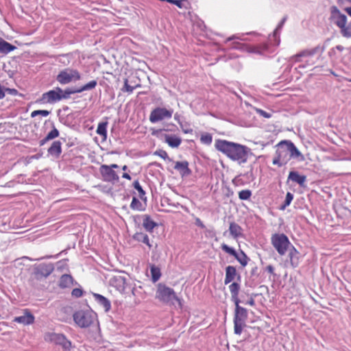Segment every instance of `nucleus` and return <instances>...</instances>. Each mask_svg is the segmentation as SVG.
I'll return each mask as SVG.
<instances>
[{
  "mask_svg": "<svg viewBox=\"0 0 351 351\" xmlns=\"http://www.w3.org/2000/svg\"><path fill=\"white\" fill-rule=\"evenodd\" d=\"M215 148L230 160L237 161L239 164L245 163L247 161L248 152L250 151L245 145L220 139L216 141Z\"/></svg>",
  "mask_w": 351,
  "mask_h": 351,
  "instance_id": "1",
  "label": "nucleus"
},
{
  "mask_svg": "<svg viewBox=\"0 0 351 351\" xmlns=\"http://www.w3.org/2000/svg\"><path fill=\"white\" fill-rule=\"evenodd\" d=\"M276 147V156L272 161L274 165L282 167L287 165L292 158L301 157V160L304 159L301 152L291 141H282Z\"/></svg>",
  "mask_w": 351,
  "mask_h": 351,
  "instance_id": "2",
  "label": "nucleus"
},
{
  "mask_svg": "<svg viewBox=\"0 0 351 351\" xmlns=\"http://www.w3.org/2000/svg\"><path fill=\"white\" fill-rule=\"evenodd\" d=\"M155 298L165 304H173L176 301L180 306H182V300L175 291L162 283L157 285Z\"/></svg>",
  "mask_w": 351,
  "mask_h": 351,
  "instance_id": "3",
  "label": "nucleus"
},
{
  "mask_svg": "<svg viewBox=\"0 0 351 351\" xmlns=\"http://www.w3.org/2000/svg\"><path fill=\"white\" fill-rule=\"evenodd\" d=\"M72 94L71 88H66L64 91L60 87H56L42 95L40 102L43 104H54L62 99H67Z\"/></svg>",
  "mask_w": 351,
  "mask_h": 351,
  "instance_id": "4",
  "label": "nucleus"
},
{
  "mask_svg": "<svg viewBox=\"0 0 351 351\" xmlns=\"http://www.w3.org/2000/svg\"><path fill=\"white\" fill-rule=\"evenodd\" d=\"M96 317V314L89 310L77 311L73 315L75 324L82 328L90 327L95 321Z\"/></svg>",
  "mask_w": 351,
  "mask_h": 351,
  "instance_id": "5",
  "label": "nucleus"
},
{
  "mask_svg": "<svg viewBox=\"0 0 351 351\" xmlns=\"http://www.w3.org/2000/svg\"><path fill=\"white\" fill-rule=\"evenodd\" d=\"M235 311L234 315V332L240 335L245 326V320L247 317V310L239 306V303H234Z\"/></svg>",
  "mask_w": 351,
  "mask_h": 351,
  "instance_id": "6",
  "label": "nucleus"
},
{
  "mask_svg": "<svg viewBox=\"0 0 351 351\" xmlns=\"http://www.w3.org/2000/svg\"><path fill=\"white\" fill-rule=\"evenodd\" d=\"M271 242L274 247L280 256H283L287 252L291 243L288 237L283 233L274 234L271 237Z\"/></svg>",
  "mask_w": 351,
  "mask_h": 351,
  "instance_id": "7",
  "label": "nucleus"
},
{
  "mask_svg": "<svg viewBox=\"0 0 351 351\" xmlns=\"http://www.w3.org/2000/svg\"><path fill=\"white\" fill-rule=\"evenodd\" d=\"M45 340L61 346L63 351H71L73 348L71 341L61 333H49L46 335Z\"/></svg>",
  "mask_w": 351,
  "mask_h": 351,
  "instance_id": "8",
  "label": "nucleus"
},
{
  "mask_svg": "<svg viewBox=\"0 0 351 351\" xmlns=\"http://www.w3.org/2000/svg\"><path fill=\"white\" fill-rule=\"evenodd\" d=\"M119 168L117 164H112L110 165H102L99 167V171L104 181L107 182L114 183L118 182L119 177L114 169Z\"/></svg>",
  "mask_w": 351,
  "mask_h": 351,
  "instance_id": "9",
  "label": "nucleus"
},
{
  "mask_svg": "<svg viewBox=\"0 0 351 351\" xmlns=\"http://www.w3.org/2000/svg\"><path fill=\"white\" fill-rule=\"evenodd\" d=\"M81 78L80 73L75 69H66L59 73L57 80L61 84H66L72 81H77Z\"/></svg>",
  "mask_w": 351,
  "mask_h": 351,
  "instance_id": "10",
  "label": "nucleus"
},
{
  "mask_svg": "<svg viewBox=\"0 0 351 351\" xmlns=\"http://www.w3.org/2000/svg\"><path fill=\"white\" fill-rule=\"evenodd\" d=\"M172 114L173 110L158 107L151 112L149 119L151 123H155L165 119H170Z\"/></svg>",
  "mask_w": 351,
  "mask_h": 351,
  "instance_id": "11",
  "label": "nucleus"
},
{
  "mask_svg": "<svg viewBox=\"0 0 351 351\" xmlns=\"http://www.w3.org/2000/svg\"><path fill=\"white\" fill-rule=\"evenodd\" d=\"M54 267L52 263H42L34 267V274L36 278L48 277L53 271Z\"/></svg>",
  "mask_w": 351,
  "mask_h": 351,
  "instance_id": "12",
  "label": "nucleus"
},
{
  "mask_svg": "<svg viewBox=\"0 0 351 351\" xmlns=\"http://www.w3.org/2000/svg\"><path fill=\"white\" fill-rule=\"evenodd\" d=\"M221 247L225 252L233 256L242 266L247 265V257L243 251H241L240 254H238L234 248L228 246L225 243L221 244Z\"/></svg>",
  "mask_w": 351,
  "mask_h": 351,
  "instance_id": "13",
  "label": "nucleus"
},
{
  "mask_svg": "<svg viewBox=\"0 0 351 351\" xmlns=\"http://www.w3.org/2000/svg\"><path fill=\"white\" fill-rule=\"evenodd\" d=\"M110 283L112 287L122 293H125L128 289H130L126 278L121 276H114L110 280Z\"/></svg>",
  "mask_w": 351,
  "mask_h": 351,
  "instance_id": "14",
  "label": "nucleus"
},
{
  "mask_svg": "<svg viewBox=\"0 0 351 351\" xmlns=\"http://www.w3.org/2000/svg\"><path fill=\"white\" fill-rule=\"evenodd\" d=\"M34 320L35 317L34 315L28 309H25L23 315L15 317L13 321L26 326L32 324Z\"/></svg>",
  "mask_w": 351,
  "mask_h": 351,
  "instance_id": "15",
  "label": "nucleus"
},
{
  "mask_svg": "<svg viewBox=\"0 0 351 351\" xmlns=\"http://www.w3.org/2000/svg\"><path fill=\"white\" fill-rule=\"evenodd\" d=\"M174 169L180 173L182 178L191 174V171L189 167V162L186 160L176 162Z\"/></svg>",
  "mask_w": 351,
  "mask_h": 351,
  "instance_id": "16",
  "label": "nucleus"
},
{
  "mask_svg": "<svg viewBox=\"0 0 351 351\" xmlns=\"http://www.w3.org/2000/svg\"><path fill=\"white\" fill-rule=\"evenodd\" d=\"M164 137L165 142L172 148L178 147L182 143L181 138L176 135L165 134Z\"/></svg>",
  "mask_w": 351,
  "mask_h": 351,
  "instance_id": "17",
  "label": "nucleus"
},
{
  "mask_svg": "<svg viewBox=\"0 0 351 351\" xmlns=\"http://www.w3.org/2000/svg\"><path fill=\"white\" fill-rule=\"evenodd\" d=\"M330 19L332 22H346L347 16L335 6L331 8Z\"/></svg>",
  "mask_w": 351,
  "mask_h": 351,
  "instance_id": "18",
  "label": "nucleus"
},
{
  "mask_svg": "<svg viewBox=\"0 0 351 351\" xmlns=\"http://www.w3.org/2000/svg\"><path fill=\"white\" fill-rule=\"evenodd\" d=\"M288 180L298 184L301 186H303L306 180V177L304 175L299 174V173L297 171H290L288 176Z\"/></svg>",
  "mask_w": 351,
  "mask_h": 351,
  "instance_id": "19",
  "label": "nucleus"
},
{
  "mask_svg": "<svg viewBox=\"0 0 351 351\" xmlns=\"http://www.w3.org/2000/svg\"><path fill=\"white\" fill-rule=\"evenodd\" d=\"M49 155L58 158L62 153V143L59 141H53L50 147L48 149Z\"/></svg>",
  "mask_w": 351,
  "mask_h": 351,
  "instance_id": "20",
  "label": "nucleus"
},
{
  "mask_svg": "<svg viewBox=\"0 0 351 351\" xmlns=\"http://www.w3.org/2000/svg\"><path fill=\"white\" fill-rule=\"evenodd\" d=\"M229 231L231 236L235 239L243 236L241 227L234 221L230 223Z\"/></svg>",
  "mask_w": 351,
  "mask_h": 351,
  "instance_id": "21",
  "label": "nucleus"
},
{
  "mask_svg": "<svg viewBox=\"0 0 351 351\" xmlns=\"http://www.w3.org/2000/svg\"><path fill=\"white\" fill-rule=\"evenodd\" d=\"M93 297L97 303L104 308L106 312H108L110 309V302L106 298L99 293H93Z\"/></svg>",
  "mask_w": 351,
  "mask_h": 351,
  "instance_id": "22",
  "label": "nucleus"
},
{
  "mask_svg": "<svg viewBox=\"0 0 351 351\" xmlns=\"http://www.w3.org/2000/svg\"><path fill=\"white\" fill-rule=\"evenodd\" d=\"M229 290L231 293L232 300L234 303H240V300L239 298V293L240 290V285L237 282H232L229 286Z\"/></svg>",
  "mask_w": 351,
  "mask_h": 351,
  "instance_id": "23",
  "label": "nucleus"
},
{
  "mask_svg": "<svg viewBox=\"0 0 351 351\" xmlns=\"http://www.w3.org/2000/svg\"><path fill=\"white\" fill-rule=\"evenodd\" d=\"M237 275L236 268L233 266H228L226 268V277L224 280L225 285H228L233 281Z\"/></svg>",
  "mask_w": 351,
  "mask_h": 351,
  "instance_id": "24",
  "label": "nucleus"
},
{
  "mask_svg": "<svg viewBox=\"0 0 351 351\" xmlns=\"http://www.w3.org/2000/svg\"><path fill=\"white\" fill-rule=\"evenodd\" d=\"M73 278L71 275L64 274L59 280V287L62 289L69 288L73 285Z\"/></svg>",
  "mask_w": 351,
  "mask_h": 351,
  "instance_id": "25",
  "label": "nucleus"
},
{
  "mask_svg": "<svg viewBox=\"0 0 351 351\" xmlns=\"http://www.w3.org/2000/svg\"><path fill=\"white\" fill-rule=\"evenodd\" d=\"M299 252L298 250L291 245L289 251V257L290 259L291 265L293 267H296L299 264Z\"/></svg>",
  "mask_w": 351,
  "mask_h": 351,
  "instance_id": "26",
  "label": "nucleus"
},
{
  "mask_svg": "<svg viewBox=\"0 0 351 351\" xmlns=\"http://www.w3.org/2000/svg\"><path fill=\"white\" fill-rule=\"evenodd\" d=\"M97 82L96 80H91L79 88L71 89L72 94L80 93L85 90H92L96 87Z\"/></svg>",
  "mask_w": 351,
  "mask_h": 351,
  "instance_id": "27",
  "label": "nucleus"
},
{
  "mask_svg": "<svg viewBox=\"0 0 351 351\" xmlns=\"http://www.w3.org/2000/svg\"><path fill=\"white\" fill-rule=\"evenodd\" d=\"M157 226L149 215H145L143 221V228L149 232H152L154 228Z\"/></svg>",
  "mask_w": 351,
  "mask_h": 351,
  "instance_id": "28",
  "label": "nucleus"
},
{
  "mask_svg": "<svg viewBox=\"0 0 351 351\" xmlns=\"http://www.w3.org/2000/svg\"><path fill=\"white\" fill-rule=\"evenodd\" d=\"M108 124V123L107 121L99 122L96 130L97 134L102 136L104 140H106L107 138Z\"/></svg>",
  "mask_w": 351,
  "mask_h": 351,
  "instance_id": "29",
  "label": "nucleus"
},
{
  "mask_svg": "<svg viewBox=\"0 0 351 351\" xmlns=\"http://www.w3.org/2000/svg\"><path fill=\"white\" fill-rule=\"evenodd\" d=\"M16 49V47L3 40H0V53L7 54Z\"/></svg>",
  "mask_w": 351,
  "mask_h": 351,
  "instance_id": "30",
  "label": "nucleus"
},
{
  "mask_svg": "<svg viewBox=\"0 0 351 351\" xmlns=\"http://www.w3.org/2000/svg\"><path fill=\"white\" fill-rule=\"evenodd\" d=\"M344 37H351V23H337Z\"/></svg>",
  "mask_w": 351,
  "mask_h": 351,
  "instance_id": "31",
  "label": "nucleus"
},
{
  "mask_svg": "<svg viewBox=\"0 0 351 351\" xmlns=\"http://www.w3.org/2000/svg\"><path fill=\"white\" fill-rule=\"evenodd\" d=\"M150 272L152 282H157L161 276L160 269L154 265H150Z\"/></svg>",
  "mask_w": 351,
  "mask_h": 351,
  "instance_id": "32",
  "label": "nucleus"
},
{
  "mask_svg": "<svg viewBox=\"0 0 351 351\" xmlns=\"http://www.w3.org/2000/svg\"><path fill=\"white\" fill-rule=\"evenodd\" d=\"M145 203L143 204L137 197H133L130 208L134 210L143 211L145 208Z\"/></svg>",
  "mask_w": 351,
  "mask_h": 351,
  "instance_id": "33",
  "label": "nucleus"
},
{
  "mask_svg": "<svg viewBox=\"0 0 351 351\" xmlns=\"http://www.w3.org/2000/svg\"><path fill=\"white\" fill-rule=\"evenodd\" d=\"M134 239L138 241H141L146 244L149 247V248H152V245L149 243V239L147 234L143 232H136L134 235Z\"/></svg>",
  "mask_w": 351,
  "mask_h": 351,
  "instance_id": "34",
  "label": "nucleus"
},
{
  "mask_svg": "<svg viewBox=\"0 0 351 351\" xmlns=\"http://www.w3.org/2000/svg\"><path fill=\"white\" fill-rule=\"evenodd\" d=\"M282 29V23L278 25V26L276 28V29L274 31V33L271 36L269 37V40L271 42L274 41V44L275 45H279L280 44V38H279V32Z\"/></svg>",
  "mask_w": 351,
  "mask_h": 351,
  "instance_id": "35",
  "label": "nucleus"
},
{
  "mask_svg": "<svg viewBox=\"0 0 351 351\" xmlns=\"http://www.w3.org/2000/svg\"><path fill=\"white\" fill-rule=\"evenodd\" d=\"M133 186L135 189H136L139 193V197L143 200L145 202L147 201V197L145 196V192L143 189L142 186H141L138 180H136L133 183Z\"/></svg>",
  "mask_w": 351,
  "mask_h": 351,
  "instance_id": "36",
  "label": "nucleus"
},
{
  "mask_svg": "<svg viewBox=\"0 0 351 351\" xmlns=\"http://www.w3.org/2000/svg\"><path fill=\"white\" fill-rule=\"evenodd\" d=\"M200 141L204 145H210L213 141V136L210 133L205 132L201 135Z\"/></svg>",
  "mask_w": 351,
  "mask_h": 351,
  "instance_id": "37",
  "label": "nucleus"
},
{
  "mask_svg": "<svg viewBox=\"0 0 351 351\" xmlns=\"http://www.w3.org/2000/svg\"><path fill=\"white\" fill-rule=\"evenodd\" d=\"M140 86L139 84H137L136 86H132L128 84V80L127 78L124 79V86L122 88L121 90L123 92H127L128 93H132L134 90L136 88Z\"/></svg>",
  "mask_w": 351,
  "mask_h": 351,
  "instance_id": "38",
  "label": "nucleus"
},
{
  "mask_svg": "<svg viewBox=\"0 0 351 351\" xmlns=\"http://www.w3.org/2000/svg\"><path fill=\"white\" fill-rule=\"evenodd\" d=\"M252 196V191L248 189L242 190L239 193V197L241 200H247Z\"/></svg>",
  "mask_w": 351,
  "mask_h": 351,
  "instance_id": "39",
  "label": "nucleus"
},
{
  "mask_svg": "<svg viewBox=\"0 0 351 351\" xmlns=\"http://www.w3.org/2000/svg\"><path fill=\"white\" fill-rule=\"evenodd\" d=\"M293 199V195L291 193L287 192L283 205L281 206V209L284 210L287 206H289Z\"/></svg>",
  "mask_w": 351,
  "mask_h": 351,
  "instance_id": "40",
  "label": "nucleus"
},
{
  "mask_svg": "<svg viewBox=\"0 0 351 351\" xmlns=\"http://www.w3.org/2000/svg\"><path fill=\"white\" fill-rule=\"evenodd\" d=\"M49 114H50V112L48 110H34L33 112H32L31 117L32 118H34L38 115H41L43 117H47Z\"/></svg>",
  "mask_w": 351,
  "mask_h": 351,
  "instance_id": "41",
  "label": "nucleus"
},
{
  "mask_svg": "<svg viewBox=\"0 0 351 351\" xmlns=\"http://www.w3.org/2000/svg\"><path fill=\"white\" fill-rule=\"evenodd\" d=\"M59 136V131L53 128L46 136V140H51Z\"/></svg>",
  "mask_w": 351,
  "mask_h": 351,
  "instance_id": "42",
  "label": "nucleus"
},
{
  "mask_svg": "<svg viewBox=\"0 0 351 351\" xmlns=\"http://www.w3.org/2000/svg\"><path fill=\"white\" fill-rule=\"evenodd\" d=\"M84 291L80 288H75L71 291V295L73 298H79L83 295Z\"/></svg>",
  "mask_w": 351,
  "mask_h": 351,
  "instance_id": "43",
  "label": "nucleus"
},
{
  "mask_svg": "<svg viewBox=\"0 0 351 351\" xmlns=\"http://www.w3.org/2000/svg\"><path fill=\"white\" fill-rule=\"evenodd\" d=\"M154 154L156 156H158L159 157H160L161 158H162L164 160L167 159V160H170V158H169L167 152L163 149H159L158 151H156Z\"/></svg>",
  "mask_w": 351,
  "mask_h": 351,
  "instance_id": "44",
  "label": "nucleus"
},
{
  "mask_svg": "<svg viewBox=\"0 0 351 351\" xmlns=\"http://www.w3.org/2000/svg\"><path fill=\"white\" fill-rule=\"evenodd\" d=\"M5 93H7L11 95H17L18 90L15 88H4Z\"/></svg>",
  "mask_w": 351,
  "mask_h": 351,
  "instance_id": "45",
  "label": "nucleus"
},
{
  "mask_svg": "<svg viewBox=\"0 0 351 351\" xmlns=\"http://www.w3.org/2000/svg\"><path fill=\"white\" fill-rule=\"evenodd\" d=\"M313 52H310V51H304L300 54H298L296 56V58H297V61H299L298 60V58H300V57H302V56H309V57H311L313 56Z\"/></svg>",
  "mask_w": 351,
  "mask_h": 351,
  "instance_id": "46",
  "label": "nucleus"
},
{
  "mask_svg": "<svg viewBox=\"0 0 351 351\" xmlns=\"http://www.w3.org/2000/svg\"><path fill=\"white\" fill-rule=\"evenodd\" d=\"M335 49H337L339 51H343L344 50V47L341 45H337L335 48H332L330 51L329 52V54L331 56L332 54L335 53Z\"/></svg>",
  "mask_w": 351,
  "mask_h": 351,
  "instance_id": "47",
  "label": "nucleus"
},
{
  "mask_svg": "<svg viewBox=\"0 0 351 351\" xmlns=\"http://www.w3.org/2000/svg\"><path fill=\"white\" fill-rule=\"evenodd\" d=\"M169 2L176 4L179 8L182 7V1L181 0H167Z\"/></svg>",
  "mask_w": 351,
  "mask_h": 351,
  "instance_id": "48",
  "label": "nucleus"
},
{
  "mask_svg": "<svg viewBox=\"0 0 351 351\" xmlns=\"http://www.w3.org/2000/svg\"><path fill=\"white\" fill-rule=\"evenodd\" d=\"M195 223H196L197 226H198L199 227H200L202 228H205V226L204 225L202 221L199 218L196 219Z\"/></svg>",
  "mask_w": 351,
  "mask_h": 351,
  "instance_id": "49",
  "label": "nucleus"
},
{
  "mask_svg": "<svg viewBox=\"0 0 351 351\" xmlns=\"http://www.w3.org/2000/svg\"><path fill=\"white\" fill-rule=\"evenodd\" d=\"M5 97L4 87L0 84V99H2Z\"/></svg>",
  "mask_w": 351,
  "mask_h": 351,
  "instance_id": "50",
  "label": "nucleus"
},
{
  "mask_svg": "<svg viewBox=\"0 0 351 351\" xmlns=\"http://www.w3.org/2000/svg\"><path fill=\"white\" fill-rule=\"evenodd\" d=\"M245 304H248L252 306H254L255 305L254 299L253 298H250V299L245 302Z\"/></svg>",
  "mask_w": 351,
  "mask_h": 351,
  "instance_id": "51",
  "label": "nucleus"
},
{
  "mask_svg": "<svg viewBox=\"0 0 351 351\" xmlns=\"http://www.w3.org/2000/svg\"><path fill=\"white\" fill-rule=\"evenodd\" d=\"M266 270H267L269 273H270V274H274V267H273L272 265H268V266H267V267H266Z\"/></svg>",
  "mask_w": 351,
  "mask_h": 351,
  "instance_id": "52",
  "label": "nucleus"
},
{
  "mask_svg": "<svg viewBox=\"0 0 351 351\" xmlns=\"http://www.w3.org/2000/svg\"><path fill=\"white\" fill-rule=\"evenodd\" d=\"M259 112H260V114L261 115H263L264 117H266V118L270 117V115L267 112H266L262 110H259Z\"/></svg>",
  "mask_w": 351,
  "mask_h": 351,
  "instance_id": "53",
  "label": "nucleus"
},
{
  "mask_svg": "<svg viewBox=\"0 0 351 351\" xmlns=\"http://www.w3.org/2000/svg\"><path fill=\"white\" fill-rule=\"evenodd\" d=\"M122 178L128 180H130L132 179L131 176L128 173H123V174L122 175Z\"/></svg>",
  "mask_w": 351,
  "mask_h": 351,
  "instance_id": "54",
  "label": "nucleus"
},
{
  "mask_svg": "<svg viewBox=\"0 0 351 351\" xmlns=\"http://www.w3.org/2000/svg\"><path fill=\"white\" fill-rule=\"evenodd\" d=\"M345 10L351 16V6L346 8Z\"/></svg>",
  "mask_w": 351,
  "mask_h": 351,
  "instance_id": "55",
  "label": "nucleus"
},
{
  "mask_svg": "<svg viewBox=\"0 0 351 351\" xmlns=\"http://www.w3.org/2000/svg\"><path fill=\"white\" fill-rule=\"evenodd\" d=\"M49 140H46V136L40 141V145H43L46 142H47Z\"/></svg>",
  "mask_w": 351,
  "mask_h": 351,
  "instance_id": "56",
  "label": "nucleus"
},
{
  "mask_svg": "<svg viewBox=\"0 0 351 351\" xmlns=\"http://www.w3.org/2000/svg\"><path fill=\"white\" fill-rule=\"evenodd\" d=\"M184 132L185 134H191L193 132V130L192 129H189V130H184Z\"/></svg>",
  "mask_w": 351,
  "mask_h": 351,
  "instance_id": "57",
  "label": "nucleus"
},
{
  "mask_svg": "<svg viewBox=\"0 0 351 351\" xmlns=\"http://www.w3.org/2000/svg\"><path fill=\"white\" fill-rule=\"evenodd\" d=\"M237 45H239V43H234L232 47L234 48V49H239V47L237 46Z\"/></svg>",
  "mask_w": 351,
  "mask_h": 351,
  "instance_id": "58",
  "label": "nucleus"
},
{
  "mask_svg": "<svg viewBox=\"0 0 351 351\" xmlns=\"http://www.w3.org/2000/svg\"><path fill=\"white\" fill-rule=\"evenodd\" d=\"M234 38H236V37L234 36H233L228 38L226 41H230L232 40H234Z\"/></svg>",
  "mask_w": 351,
  "mask_h": 351,
  "instance_id": "59",
  "label": "nucleus"
},
{
  "mask_svg": "<svg viewBox=\"0 0 351 351\" xmlns=\"http://www.w3.org/2000/svg\"><path fill=\"white\" fill-rule=\"evenodd\" d=\"M122 169L123 171H126L128 169V167L126 165H124V166L122 167Z\"/></svg>",
  "mask_w": 351,
  "mask_h": 351,
  "instance_id": "60",
  "label": "nucleus"
},
{
  "mask_svg": "<svg viewBox=\"0 0 351 351\" xmlns=\"http://www.w3.org/2000/svg\"><path fill=\"white\" fill-rule=\"evenodd\" d=\"M174 119H175L176 120H177V119H178V115L177 114H175V116H174Z\"/></svg>",
  "mask_w": 351,
  "mask_h": 351,
  "instance_id": "61",
  "label": "nucleus"
},
{
  "mask_svg": "<svg viewBox=\"0 0 351 351\" xmlns=\"http://www.w3.org/2000/svg\"><path fill=\"white\" fill-rule=\"evenodd\" d=\"M307 62H310V64H313V61H311V60H307Z\"/></svg>",
  "mask_w": 351,
  "mask_h": 351,
  "instance_id": "62",
  "label": "nucleus"
},
{
  "mask_svg": "<svg viewBox=\"0 0 351 351\" xmlns=\"http://www.w3.org/2000/svg\"><path fill=\"white\" fill-rule=\"evenodd\" d=\"M134 289L133 288L132 290V294L134 295Z\"/></svg>",
  "mask_w": 351,
  "mask_h": 351,
  "instance_id": "63",
  "label": "nucleus"
},
{
  "mask_svg": "<svg viewBox=\"0 0 351 351\" xmlns=\"http://www.w3.org/2000/svg\"><path fill=\"white\" fill-rule=\"evenodd\" d=\"M348 82H351V79H348L347 80Z\"/></svg>",
  "mask_w": 351,
  "mask_h": 351,
  "instance_id": "64",
  "label": "nucleus"
}]
</instances>
